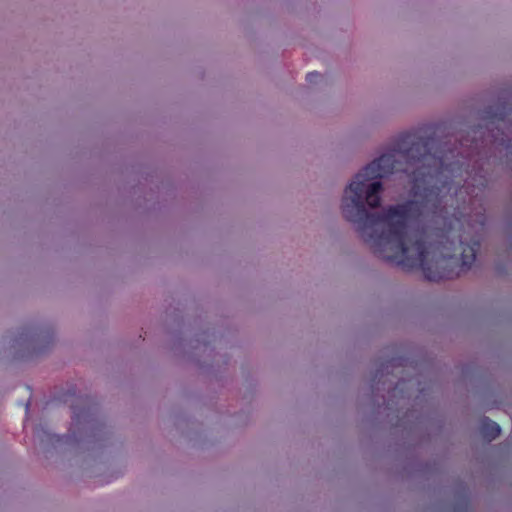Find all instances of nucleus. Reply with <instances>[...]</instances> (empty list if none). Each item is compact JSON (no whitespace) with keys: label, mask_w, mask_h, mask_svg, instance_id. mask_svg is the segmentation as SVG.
Returning a JSON list of instances; mask_svg holds the SVG:
<instances>
[{"label":"nucleus","mask_w":512,"mask_h":512,"mask_svg":"<svg viewBox=\"0 0 512 512\" xmlns=\"http://www.w3.org/2000/svg\"><path fill=\"white\" fill-rule=\"evenodd\" d=\"M486 117L485 130L483 127L472 128L468 134L473 135L469 147L472 150L480 146H501L506 150L512 149V113L503 108L499 112L490 113Z\"/></svg>","instance_id":"2"},{"label":"nucleus","mask_w":512,"mask_h":512,"mask_svg":"<svg viewBox=\"0 0 512 512\" xmlns=\"http://www.w3.org/2000/svg\"><path fill=\"white\" fill-rule=\"evenodd\" d=\"M447 142L402 134L388 153L367 164L345 189L341 209L374 254L406 270L421 269L429 281L468 271L480 247L463 239L465 190L456 181L463 163Z\"/></svg>","instance_id":"1"},{"label":"nucleus","mask_w":512,"mask_h":512,"mask_svg":"<svg viewBox=\"0 0 512 512\" xmlns=\"http://www.w3.org/2000/svg\"><path fill=\"white\" fill-rule=\"evenodd\" d=\"M479 430L483 438L488 441L496 439L501 432L499 424L487 417L481 420Z\"/></svg>","instance_id":"3"},{"label":"nucleus","mask_w":512,"mask_h":512,"mask_svg":"<svg viewBox=\"0 0 512 512\" xmlns=\"http://www.w3.org/2000/svg\"><path fill=\"white\" fill-rule=\"evenodd\" d=\"M463 138H461V146H465L466 144L463 143Z\"/></svg>","instance_id":"8"},{"label":"nucleus","mask_w":512,"mask_h":512,"mask_svg":"<svg viewBox=\"0 0 512 512\" xmlns=\"http://www.w3.org/2000/svg\"><path fill=\"white\" fill-rule=\"evenodd\" d=\"M321 78V74L314 71V72H309L307 75H306V81L308 83H316L317 80Z\"/></svg>","instance_id":"4"},{"label":"nucleus","mask_w":512,"mask_h":512,"mask_svg":"<svg viewBox=\"0 0 512 512\" xmlns=\"http://www.w3.org/2000/svg\"><path fill=\"white\" fill-rule=\"evenodd\" d=\"M487 182H488V181H487V179H486L484 176H480L479 182H478V184H477V188H478L479 190H480V187H479V186H481V187H483V188H484V187L487 185Z\"/></svg>","instance_id":"6"},{"label":"nucleus","mask_w":512,"mask_h":512,"mask_svg":"<svg viewBox=\"0 0 512 512\" xmlns=\"http://www.w3.org/2000/svg\"><path fill=\"white\" fill-rule=\"evenodd\" d=\"M26 390L28 392L29 398H28V400L25 403H21V405L25 406L26 414H28L29 413V409H30V405H31L32 391H31L30 387H26Z\"/></svg>","instance_id":"5"},{"label":"nucleus","mask_w":512,"mask_h":512,"mask_svg":"<svg viewBox=\"0 0 512 512\" xmlns=\"http://www.w3.org/2000/svg\"><path fill=\"white\" fill-rule=\"evenodd\" d=\"M471 180H472L473 182H476V181H477V179H476V175H475L474 177H472V179H471Z\"/></svg>","instance_id":"7"}]
</instances>
